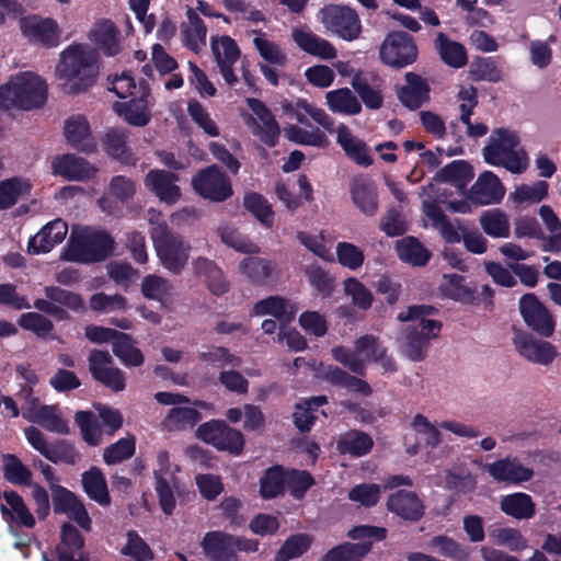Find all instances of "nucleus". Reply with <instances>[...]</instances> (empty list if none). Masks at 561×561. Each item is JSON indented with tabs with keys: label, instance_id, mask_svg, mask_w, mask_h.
Returning <instances> with one entry per match:
<instances>
[{
	"label": "nucleus",
	"instance_id": "nucleus-31",
	"mask_svg": "<svg viewBox=\"0 0 561 561\" xmlns=\"http://www.w3.org/2000/svg\"><path fill=\"white\" fill-rule=\"evenodd\" d=\"M64 134L67 141L76 149L91 152L95 148L89 122L82 115L69 117L65 123Z\"/></svg>",
	"mask_w": 561,
	"mask_h": 561
},
{
	"label": "nucleus",
	"instance_id": "nucleus-53",
	"mask_svg": "<svg viewBox=\"0 0 561 561\" xmlns=\"http://www.w3.org/2000/svg\"><path fill=\"white\" fill-rule=\"evenodd\" d=\"M32 184L28 180L12 178L0 183V208L13 206L18 199L30 193Z\"/></svg>",
	"mask_w": 561,
	"mask_h": 561
},
{
	"label": "nucleus",
	"instance_id": "nucleus-60",
	"mask_svg": "<svg viewBox=\"0 0 561 561\" xmlns=\"http://www.w3.org/2000/svg\"><path fill=\"white\" fill-rule=\"evenodd\" d=\"M244 207L252 213L255 218L264 226L272 227L274 222V211L271 205L262 195L257 193L247 194L243 201Z\"/></svg>",
	"mask_w": 561,
	"mask_h": 561
},
{
	"label": "nucleus",
	"instance_id": "nucleus-59",
	"mask_svg": "<svg viewBox=\"0 0 561 561\" xmlns=\"http://www.w3.org/2000/svg\"><path fill=\"white\" fill-rule=\"evenodd\" d=\"M286 483V473L275 466L266 470L261 479L260 494L263 499H273L280 494Z\"/></svg>",
	"mask_w": 561,
	"mask_h": 561
},
{
	"label": "nucleus",
	"instance_id": "nucleus-50",
	"mask_svg": "<svg viewBox=\"0 0 561 561\" xmlns=\"http://www.w3.org/2000/svg\"><path fill=\"white\" fill-rule=\"evenodd\" d=\"M2 471L7 481L15 485H30L32 471L15 455L4 454L2 456Z\"/></svg>",
	"mask_w": 561,
	"mask_h": 561
},
{
	"label": "nucleus",
	"instance_id": "nucleus-20",
	"mask_svg": "<svg viewBox=\"0 0 561 561\" xmlns=\"http://www.w3.org/2000/svg\"><path fill=\"white\" fill-rule=\"evenodd\" d=\"M457 100L459 101V121L466 126V135L471 138H480L488 134L489 128L483 123H472L471 116L478 105V91L472 85H461Z\"/></svg>",
	"mask_w": 561,
	"mask_h": 561
},
{
	"label": "nucleus",
	"instance_id": "nucleus-61",
	"mask_svg": "<svg viewBox=\"0 0 561 561\" xmlns=\"http://www.w3.org/2000/svg\"><path fill=\"white\" fill-rule=\"evenodd\" d=\"M312 542V537L307 534H296L290 536L278 550L275 560L287 561L300 557L305 553Z\"/></svg>",
	"mask_w": 561,
	"mask_h": 561
},
{
	"label": "nucleus",
	"instance_id": "nucleus-51",
	"mask_svg": "<svg viewBox=\"0 0 561 561\" xmlns=\"http://www.w3.org/2000/svg\"><path fill=\"white\" fill-rule=\"evenodd\" d=\"M440 290L445 296L461 302L470 304L476 299L474 290L467 286L465 277L458 274L444 275Z\"/></svg>",
	"mask_w": 561,
	"mask_h": 561
},
{
	"label": "nucleus",
	"instance_id": "nucleus-2",
	"mask_svg": "<svg viewBox=\"0 0 561 561\" xmlns=\"http://www.w3.org/2000/svg\"><path fill=\"white\" fill-rule=\"evenodd\" d=\"M113 237L90 226H73L62 257L79 263H96L108 257L114 250Z\"/></svg>",
	"mask_w": 561,
	"mask_h": 561
},
{
	"label": "nucleus",
	"instance_id": "nucleus-42",
	"mask_svg": "<svg viewBox=\"0 0 561 561\" xmlns=\"http://www.w3.org/2000/svg\"><path fill=\"white\" fill-rule=\"evenodd\" d=\"M355 348L360 357L366 362H377L382 365L386 370L394 368L393 362L387 356L386 348L381 346L378 339L374 335H364L355 341Z\"/></svg>",
	"mask_w": 561,
	"mask_h": 561
},
{
	"label": "nucleus",
	"instance_id": "nucleus-18",
	"mask_svg": "<svg viewBox=\"0 0 561 561\" xmlns=\"http://www.w3.org/2000/svg\"><path fill=\"white\" fill-rule=\"evenodd\" d=\"M89 368L96 380L113 391H121L125 388L123 373L112 366V357L107 352L92 351L89 356Z\"/></svg>",
	"mask_w": 561,
	"mask_h": 561
},
{
	"label": "nucleus",
	"instance_id": "nucleus-12",
	"mask_svg": "<svg viewBox=\"0 0 561 561\" xmlns=\"http://www.w3.org/2000/svg\"><path fill=\"white\" fill-rule=\"evenodd\" d=\"M192 185L201 196L214 202L226 201L232 195L230 180L216 165L199 171Z\"/></svg>",
	"mask_w": 561,
	"mask_h": 561
},
{
	"label": "nucleus",
	"instance_id": "nucleus-14",
	"mask_svg": "<svg viewBox=\"0 0 561 561\" xmlns=\"http://www.w3.org/2000/svg\"><path fill=\"white\" fill-rule=\"evenodd\" d=\"M519 310L526 324L542 336H551L554 321L546 307L534 294H526L519 300Z\"/></svg>",
	"mask_w": 561,
	"mask_h": 561
},
{
	"label": "nucleus",
	"instance_id": "nucleus-37",
	"mask_svg": "<svg viewBox=\"0 0 561 561\" xmlns=\"http://www.w3.org/2000/svg\"><path fill=\"white\" fill-rule=\"evenodd\" d=\"M84 540L78 529L70 524L61 528V542L57 548L59 561H84Z\"/></svg>",
	"mask_w": 561,
	"mask_h": 561
},
{
	"label": "nucleus",
	"instance_id": "nucleus-55",
	"mask_svg": "<svg viewBox=\"0 0 561 561\" xmlns=\"http://www.w3.org/2000/svg\"><path fill=\"white\" fill-rule=\"evenodd\" d=\"M327 403V397L319 396L308 399L301 403L296 405V411L294 413V422L295 425L299 428L300 432L310 431L316 416L313 412L321 405Z\"/></svg>",
	"mask_w": 561,
	"mask_h": 561
},
{
	"label": "nucleus",
	"instance_id": "nucleus-46",
	"mask_svg": "<svg viewBox=\"0 0 561 561\" xmlns=\"http://www.w3.org/2000/svg\"><path fill=\"white\" fill-rule=\"evenodd\" d=\"M396 250L401 261L413 266H423L431 257V253L413 237L397 241Z\"/></svg>",
	"mask_w": 561,
	"mask_h": 561
},
{
	"label": "nucleus",
	"instance_id": "nucleus-33",
	"mask_svg": "<svg viewBox=\"0 0 561 561\" xmlns=\"http://www.w3.org/2000/svg\"><path fill=\"white\" fill-rule=\"evenodd\" d=\"M187 21L181 25L182 42L188 49L198 53L206 45L207 27L193 9H187Z\"/></svg>",
	"mask_w": 561,
	"mask_h": 561
},
{
	"label": "nucleus",
	"instance_id": "nucleus-56",
	"mask_svg": "<svg viewBox=\"0 0 561 561\" xmlns=\"http://www.w3.org/2000/svg\"><path fill=\"white\" fill-rule=\"evenodd\" d=\"M113 353L128 366H139L144 362L141 352L136 348L129 336L125 333L117 332L113 342Z\"/></svg>",
	"mask_w": 561,
	"mask_h": 561
},
{
	"label": "nucleus",
	"instance_id": "nucleus-6",
	"mask_svg": "<svg viewBox=\"0 0 561 561\" xmlns=\"http://www.w3.org/2000/svg\"><path fill=\"white\" fill-rule=\"evenodd\" d=\"M150 234L162 265L173 273H180L188 260L190 244L171 232L165 222L154 224Z\"/></svg>",
	"mask_w": 561,
	"mask_h": 561
},
{
	"label": "nucleus",
	"instance_id": "nucleus-19",
	"mask_svg": "<svg viewBox=\"0 0 561 561\" xmlns=\"http://www.w3.org/2000/svg\"><path fill=\"white\" fill-rule=\"evenodd\" d=\"M179 176L164 170H151L145 178L146 187L161 202L173 205L181 197Z\"/></svg>",
	"mask_w": 561,
	"mask_h": 561
},
{
	"label": "nucleus",
	"instance_id": "nucleus-13",
	"mask_svg": "<svg viewBox=\"0 0 561 561\" xmlns=\"http://www.w3.org/2000/svg\"><path fill=\"white\" fill-rule=\"evenodd\" d=\"M247 104L256 118L249 117L247 124L253 135L268 147H274L279 136V126L271 111L257 99H248Z\"/></svg>",
	"mask_w": 561,
	"mask_h": 561
},
{
	"label": "nucleus",
	"instance_id": "nucleus-49",
	"mask_svg": "<svg viewBox=\"0 0 561 561\" xmlns=\"http://www.w3.org/2000/svg\"><path fill=\"white\" fill-rule=\"evenodd\" d=\"M285 137L299 145L325 148L329 145L327 135L319 128L304 129L297 125H288L284 128Z\"/></svg>",
	"mask_w": 561,
	"mask_h": 561
},
{
	"label": "nucleus",
	"instance_id": "nucleus-17",
	"mask_svg": "<svg viewBox=\"0 0 561 561\" xmlns=\"http://www.w3.org/2000/svg\"><path fill=\"white\" fill-rule=\"evenodd\" d=\"M149 85L140 88V94L127 102H116L113 106L117 115L131 126L144 127L151 119Z\"/></svg>",
	"mask_w": 561,
	"mask_h": 561
},
{
	"label": "nucleus",
	"instance_id": "nucleus-45",
	"mask_svg": "<svg viewBox=\"0 0 561 561\" xmlns=\"http://www.w3.org/2000/svg\"><path fill=\"white\" fill-rule=\"evenodd\" d=\"M373 438L360 431H350L342 435L337 442V449L341 454L353 457H362L373 448Z\"/></svg>",
	"mask_w": 561,
	"mask_h": 561
},
{
	"label": "nucleus",
	"instance_id": "nucleus-32",
	"mask_svg": "<svg viewBox=\"0 0 561 561\" xmlns=\"http://www.w3.org/2000/svg\"><path fill=\"white\" fill-rule=\"evenodd\" d=\"M351 84L366 107L370 110L381 107L383 96L381 88L374 76L357 71L353 76Z\"/></svg>",
	"mask_w": 561,
	"mask_h": 561
},
{
	"label": "nucleus",
	"instance_id": "nucleus-63",
	"mask_svg": "<svg viewBox=\"0 0 561 561\" xmlns=\"http://www.w3.org/2000/svg\"><path fill=\"white\" fill-rule=\"evenodd\" d=\"M369 550L370 542H346L329 550L323 557V561H352L354 558L365 556Z\"/></svg>",
	"mask_w": 561,
	"mask_h": 561
},
{
	"label": "nucleus",
	"instance_id": "nucleus-57",
	"mask_svg": "<svg viewBox=\"0 0 561 561\" xmlns=\"http://www.w3.org/2000/svg\"><path fill=\"white\" fill-rule=\"evenodd\" d=\"M241 272L254 284H263L272 274L271 261L261 257H247L240 264Z\"/></svg>",
	"mask_w": 561,
	"mask_h": 561
},
{
	"label": "nucleus",
	"instance_id": "nucleus-62",
	"mask_svg": "<svg viewBox=\"0 0 561 561\" xmlns=\"http://www.w3.org/2000/svg\"><path fill=\"white\" fill-rule=\"evenodd\" d=\"M187 113L192 121L210 137L219 136V127L211 118L208 111L196 100L187 103Z\"/></svg>",
	"mask_w": 561,
	"mask_h": 561
},
{
	"label": "nucleus",
	"instance_id": "nucleus-41",
	"mask_svg": "<svg viewBox=\"0 0 561 561\" xmlns=\"http://www.w3.org/2000/svg\"><path fill=\"white\" fill-rule=\"evenodd\" d=\"M82 485L88 496L102 506H107L111 503L107 483L101 469L91 467L88 471L82 473Z\"/></svg>",
	"mask_w": 561,
	"mask_h": 561
},
{
	"label": "nucleus",
	"instance_id": "nucleus-8",
	"mask_svg": "<svg viewBox=\"0 0 561 561\" xmlns=\"http://www.w3.org/2000/svg\"><path fill=\"white\" fill-rule=\"evenodd\" d=\"M380 59L383 64L403 68L416 60L417 47L413 38L404 32L388 34L380 46Z\"/></svg>",
	"mask_w": 561,
	"mask_h": 561
},
{
	"label": "nucleus",
	"instance_id": "nucleus-36",
	"mask_svg": "<svg viewBox=\"0 0 561 561\" xmlns=\"http://www.w3.org/2000/svg\"><path fill=\"white\" fill-rule=\"evenodd\" d=\"M336 136L337 144L357 164L368 167L373 163V159L366 144L353 136L347 126L340 125L336 128Z\"/></svg>",
	"mask_w": 561,
	"mask_h": 561
},
{
	"label": "nucleus",
	"instance_id": "nucleus-10",
	"mask_svg": "<svg viewBox=\"0 0 561 561\" xmlns=\"http://www.w3.org/2000/svg\"><path fill=\"white\" fill-rule=\"evenodd\" d=\"M324 26L345 41L356 39L362 32L357 13L344 5L329 4L321 11Z\"/></svg>",
	"mask_w": 561,
	"mask_h": 561
},
{
	"label": "nucleus",
	"instance_id": "nucleus-28",
	"mask_svg": "<svg viewBox=\"0 0 561 561\" xmlns=\"http://www.w3.org/2000/svg\"><path fill=\"white\" fill-rule=\"evenodd\" d=\"M505 194L500 179L491 171L481 173L470 190V198L480 205L499 203Z\"/></svg>",
	"mask_w": 561,
	"mask_h": 561
},
{
	"label": "nucleus",
	"instance_id": "nucleus-40",
	"mask_svg": "<svg viewBox=\"0 0 561 561\" xmlns=\"http://www.w3.org/2000/svg\"><path fill=\"white\" fill-rule=\"evenodd\" d=\"M500 507L506 515L516 519H529L536 513V505L531 496L523 492L503 496L500 501Z\"/></svg>",
	"mask_w": 561,
	"mask_h": 561
},
{
	"label": "nucleus",
	"instance_id": "nucleus-1",
	"mask_svg": "<svg viewBox=\"0 0 561 561\" xmlns=\"http://www.w3.org/2000/svg\"><path fill=\"white\" fill-rule=\"evenodd\" d=\"M100 71L98 53L87 45H70L61 53L56 76L65 92L78 94L91 88Z\"/></svg>",
	"mask_w": 561,
	"mask_h": 561
},
{
	"label": "nucleus",
	"instance_id": "nucleus-22",
	"mask_svg": "<svg viewBox=\"0 0 561 561\" xmlns=\"http://www.w3.org/2000/svg\"><path fill=\"white\" fill-rule=\"evenodd\" d=\"M514 344L522 356L536 364L548 365L557 355L556 347L550 342L537 340L527 333H518Z\"/></svg>",
	"mask_w": 561,
	"mask_h": 561
},
{
	"label": "nucleus",
	"instance_id": "nucleus-15",
	"mask_svg": "<svg viewBox=\"0 0 561 561\" xmlns=\"http://www.w3.org/2000/svg\"><path fill=\"white\" fill-rule=\"evenodd\" d=\"M483 469L499 483L518 485L534 476L531 468L525 467L517 458H502L486 463Z\"/></svg>",
	"mask_w": 561,
	"mask_h": 561
},
{
	"label": "nucleus",
	"instance_id": "nucleus-23",
	"mask_svg": "<svg viewBox=\"0 0 561 561\" xmlns=\"http://www.w3.org/2000/svg\"><path fill=\"white\" fill-rule=\"evenodd\" d=\"M51 170L54 174L69 181H84L93 178L98 172V169L87 160L75 154L55 157L51 161Z\"/></svg>",
	"mask_w": 561,
	"mask_h": 561
},
{
	"label": "nucleus",
	"instance_id": "nucleus-47",
	"mask_svg": "<svg viewBox=\"0 0 561 561\" xmlns=\"http://www.w3.org/2000/svg\"><path fill=\"white\" fill-rule=\"evenodd\" d=\"M479 222L483 231L493 238H507L510 236L508 216L499 208L489 209L482 213Z\"/></svg>",
	"mask_w": 561,
	"mask_h": 561
},
{
	"label": "nucleus",
	"instance_id": "nucleus-35",
	"mask_svg": "<svg viewBox=\"0 0 561 561\" xmlns=\"http://www.w3.org/2000/svg\"><path fill=\"white\" fill-rule=\"evenodd\" d=\"M430 88L416 73L405 75V84L399 91L400 101L409 108L415 110L428 100Z\"/></svg>",
	"mask_w": 561,
	"mask_h": 561
},
{
	"label": "nucleus",
	"instance_id": "nucleus-5",
	"mask_svg": "<svg viewBox=\"0 0 561 561\" xmlns=\"http://www.w3.org/2000/svg\"><path fill=\"white\" fill-rule=\"evenodd\" d=\"M482 153L489 164L503 167L514 174H520L528 168L527 152L519 147L517 135L510 129H494Z\"/></svg>",
	"mask_w": 561,
	"mask_h": 561
},
{
	"label": "nucleus",
	"instance_id": "nucleus-26",
	"mask_svg": "<svg viewBox=\"0 0 561 561\" xmlns=\"http://www.w3.org/2000/svg\"><path fill=\"white\" fill-rule=\"evenodd\" d=\"M350 192L353 203L367 216H375L378 211L377 187L366 176H355L350 183Z\"/></svg>",
	"mask_w": 561,
	"mask_h": 561
},
{
	"label": "nucleus",
	"instance_id": "nucleus-27",
	"mask_svg": "<svg viewBox=\"0 0 561 561\" xmlns=\"http://www.w3.org/2000/svg\"><path fill=\"white\" fill-rule=\"evenodd\" d=\"M202 549L210 561H238L234 553L232 535L222 531H208L202 542Z\"/></svg>",
	"mask_w": 561,
	"mask_h": 561
},
{
	"label": "nucleus",
	"instance_id": "nucleus-11",
	"mask_svg": "<svg viewBox=\"0 0 561 561\" xmlns=\"http://www.w3.org/2000/svg\"><path fill=\"white\" fill-rule=\"evenodd\" d=\"M153 473L156 479V492L161 510L164 514L171 515L176 505L174 492L179 490V481L174 474V470L171 468L168 451H159L157 456V467Z\"/></svg>",
	"mask_w": 561,
	"mask_h": 561
},
{
	"label": "nucleus",
	"instance_id": "nucleus-21",
	"mask_svg": "<svg viewBox=\"0 0 561 561\" xmlns=\"http://www.w3.org/2000/svg\"><path fill=\"white\" fill-rule=\"evenodd\" d=\"M68 233V225L62 219H55L46 224L27 244L31 254L47 253L60 244Z\"/></svg>",
	"mask_w": 561,
	"mask_h": 561
},
{
	"label": "nucleus",
	"instance_id": "nucleus-43",
	"mask_svg": "<svg viewBox=\"0 0 561 561\" xmlns=\"http://www.w3.org/2000/svg\"><path fill=\"white\" fill-rule=\"evenodd\" d=\"M473 179L472 167L462 160L453 161L445 165L436 175L439 182L449 183L456 188L462 191Z\"/></svg>",
	"mask_w": 561,
	"mask_h": 561
},
{
	"label": "nucleus",
	"instance_id": "nucleus-64",
	"mask_svg": "<svg viewBox=\"0 0 561 561\" xmlns=\"http://www.w3.org/2000/svg\"><path fill=\"white\" fill-rule=\"evenodd\" d=\"M430 546L439 554L456 561H466L469 557L467 548L447 536H436L432 538Z\"/></svg>",
	"mask_w": 561,
	"mask_h": 561
},
{
	"label": "nucleus",
	"instance_id": "nucleus-58",
	"mask_svg": "<svg viewBox=\"0 0 561 561\" xmlns=\"http://www.w3.org/2000/svg\"><path fill=\"white\" fill-rule=\"evenodd\" d=\"M3 497L9 506L8 510L4 505H1V510L4 514L11 512L14 514L16 520L25 527L32 528L35 525L32 513L26 507L23 499L15 491L4 492Z\"/></svg>",
	"mask_w": 561,
	"mask_h": 561
},
{
	"label": "nucleus",
	"instance_id": "nucleus-24",
	"mask_svg": "<svg viewBox=\"0 0 561 561\" xmlns=\"http://www.w3.org/2000/svg\"><path fill=\"white\" fill-rule=\"evenodd\" d=\"M21 30L31 41L41 43L48 47L57 46L59 43L58 25L50 19L27 16L21 21Z\"/></svg>",
	"mask_w": 561,
	"mask_h": 561
},
{
	"label": "nucleus",
	"instance_id": "nucleus-39",
	"mask_svg": "<svg viewBox=\"0 0 561 561\" xmlns=\"http://www.w3.org/2000/svg\"><path fill=\"white\" fill-rule=\"evenodd\" d=\"M325 102L333 113L354 116L362 112V104L348 88H340L327 92Z\"/></svg>",
	"mask_w": 561,
	"mask_h": 561
},
{
	"label": "nucleus",
	"instance_id": "nucleus-9",
	"mask_svg": "<svg viewBox=\"0 0 561 561\" xmlns=\"http://www.w3.org/2000/svg\"><path fill=\"white\" fill-rule=\"evenodd\" d=\"M46 299H36L34 308L53 316L57 320H67L69 314L64 309L81 311L84 309L83 299L79 294L62 289L57 286H47L44 288Z\"/></svg>",
	"mask_w": 561,
	"mask_h": 561
},
{
	"label": "nucleus",
	"instance_id": "nucleus-4",
	"mask_svg": "<svg viewBox=\"0 0 561 561\" xmlns=\"http://www.w3.org/2000/svg\"><path fill=\"white\" fill-rule=\"evenodd\" d=\"M433 311L434 308L430 306H412L398 316L400 321H412V324L407 327L405 342L402 345V352L412 360L423 359L430 340L439 334L440 322L425 319Z\"/></svg>",
	"mask_w": 561,
	"mask_h": 561
},
{
	"label": "nucleus",
	"instance_id": "nucleus-44",
	"mask_svg": "<svg viewBox=\"0 0 561 561\" xmlns=\"http://www.w3.org/2000/svg\"><path fill=\"white\" fill-rule=\"evenodd\" d=\"M296 312L297 309L293 305H289L286 299L278 296L260 300L253 307V314L255 316L272 314L285 322L291 321Z\"/></svg>",
	"mask_w": 561,
	"mask_h": 561
},
{
	"label": "nucleus",
	"instance_id": "nucleus-16",
	"mask_svg": "<svg viewBox=\"0 0 561 561\" xmlns=\"http://www.w3.org/2000/svg\"><path fill=\"white\" fill-rule=\"evenodd\" d=\"M211 50L226 83L229 85L236 84L238 77L233 71V65L238 61L241 54L236 41L227 35L213 38Z\"/></svg>",
	"mask_w": 561,
	"mask_h": 561
},
{
	"label": "nucleus",
	"instance_id": "nucleus-25",
	"mask_svg": "<svg viewBox=\"0 0 561 561\" xmlns=\"http://www.w3.org/2000/svg\"><path fill=\"white\" fill-rule=\"evenodd\" d=\"M291 38L302 51L309 55L324 60L336 57L335 47L329 41L320 37L310 30L295 27L291 31Z\"/></svg>",
	"mask_w": 561,
	"mask_h": 561
},
{
	"label": "nucleus",
	"instance_id": "nucleus-48",
	"mask_svg": "<svg viewBox=\"0 0 561 561\" xmlns=\"http://www.w3.org/2000/svg\"><path fill=\"white\" fill-rule=\"evenodd\" d=\"M197 275L204 276L208 288L215 295H221L228 289L222 272L209 260L198 257L193 262Z\"/></svg>",
	"mask_w": 561,
	"mask_h": 561
},
{
	"label": "nucleus",
	"instance_id": "nucleus-29",
	"mask_svg": "<svg viewBox=\"0 0 561 561\" xmlns=\"http://www.w3.org/2000/svg\"><path fill=\"white\" fill-rule=\"evenodd\" d=\"M283 110L287 115L297 119L302 125H308L309 119H312L325 130H333V121L325 111L310 104L304 99H299L295 103H285Z\"/></svg>",
	"mask_w": 561,
	"mask_h": 561
},
{
	"label": "nucleus",
	"instance_id": "nucleus-3",
	"mask_svg": "<svg viewBox=\"0 0 561 561\" xmlns=\"http://www.w3.org/2000/svg\"><path fill=\"white\" fill-rule=\"evenodd\" d=\"M46 100V82L31 71L20 72L0 87V106L5 110L31 111L42 107Z\"/></svg>",
	"mask_w": 561,
	"mask_h": 561
},
{
	"label": "nucleus",
	"instance_id": "nucleus-54",
	"mask_svg": "<svg viewBox=\"0 0 561 561\" xmlns=\"http://www.w3.org/2000/svg\"><path fill=\"white\" fill-rule=\"evenodd\" d=\"M32 421L42 425L49 432L66 434L68 433V425L61 419L60 412L56 407L43 405L32 411Z\"/></svg>",
	"mask_w": 561,
	"mask_h": 561
},
{
	"label": "nucleus",
	"instance_id": "nucleus-30",
	"mask_svg": "<svg viewBox=\"0 0 561 561\" xmlns=\"http://www.w3.org/2000/svg\"><path fill=\"white\" fill-rule=\"evenodd\" d=\"M387 507L403 519L419 520L424 514V504L411 491L400 490L388 497Z\"/></svg>",
	"mask_w": 561,
	"mask_h": 561
},
{
	"label": "nucleus",
	"instance_id": "nucleus-34",
	"mask_svg": "<svg viewBox=\"0 0 561 561\" xmlns=\"http://www.w3.org/2000/svg\"><path fill=\"white\" fill-rule=\"evenodd\" d=\"M90 39L107 56L119 53V32L110 20H101L90 31Z\"/></svg>",
	"mask_w": 561,
	"mask_h": 561
},
{
	"label": "nucleus",
	"instance_id": "nucleus-52",
	"mask_svg": "<svg viewBox=\"0 0 561 561\" xmlns=\"http://www.w3.org/2000/svg\"><path fill=\"white\" fill-rule=\"evenodd\" d=\"M436 42L445 64L454 68H461L467 64V53L461 44L449 41L444 33H438Z\"/></svg>",
	"mask_w": 561,
	"mask_h": 561
},
{
	"label": "nucleus",
	"instance_id": "nucleus-7",
	"mask_svg": "<svg viewBox=\"0 0 561 561\" xmlns=\"http://www.w3.org/2000/svg\"><path fill=\"white\" fill-rule=\"evenodd\" d=\"M197 436L218 450L239 455L244 447V437L238 430L231 428L224 421H210L197 428Z\"/></svg>",
	"mask_w": 561,
	"mask_h": 561
},
{
	"label": "nucleus",
	"instance_id": "nucleus-38",
	"mask_svg": "<svg viewBox=\"0 0 561 561\" xmlns=\"http://www.w3.org/2000/svg\"><path fill=\"white\" fill-rule=\"evenodd\" d=\"M253 45L260 57L267 64L284 67L287 64V55L279 44L272 41L261 30H253Z\"/></svg>",
	"mask_w": 561,
	"mask_h": 561
}]
</instances>
